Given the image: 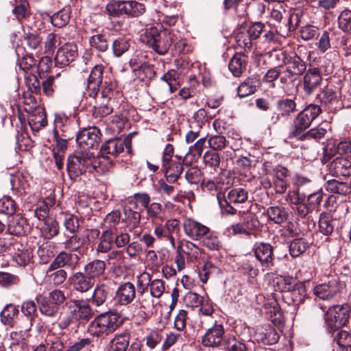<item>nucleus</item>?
Wrapping results in <instances>:
<instances>
[{
	"mask_svg": "<svg viewBox=\"0 0 351 351\" xmlns=\"http://www.w3.org/2000/svg\"><path fill=\"white\" fill-rule=\"evenodd\" d=\"M174 30L152 26L141 35V40L160 55L165 54L176 38Z\"/></svg>",
	"mask_w": 351,
	"mask_h": 351,
	"instance_id": "nucleus-1",
	"label": "nucleus"
},
{
	"mask_svg": "<svg viewBox=\"0 0 351 351\" xmlns=\"http://www.w3.org/2000/svg\"><path fill=\"white\" fill-rule=\"evenodd\" d=\"M88 132L86 129L81 131L76 137L77 149L73 156L67 161V170L70 175L79 176L85 173L88 169Z\"/></svg>",
	"mask_w": 351,
	"mask_h": 351,
	"instance_id": "nucleus-2",
	"label": "nucleus"
},
{
	"mask_svg": "<svg viewBox=\"0 0 351 351\" xmlns=\"http://www.w3.org/2000/svg\"><path fill=\"white\" fill-rule=\"evenodd\" d=\"M321 112L322 109L318 105L310 104L306 106L293 120L289 130L288 138L295 139L298 138L311 126Z\"/></svg>",
	"mask_w": 351,
	"mask_h": 351,
	"instance_id": "nucleus-3",
	"label": "nucleus"
},
{
	"mask_svg": "<svg viewBox=\"0 0 351 351\" xmlns=\"http://www.w3.org/2000/svg\"><path fill=\"white\" fill-rule=\"evenodd\" d=\"M123 322L121 315L117 311H110L101 313L89 325V334L98 337L104 333H111L120 327Z\"/></svg>",
	"mask_w": 351,
	"mask_h": 351,
	"instance_id": "nucleus-4",
	"label": "nucleus"
},
{
	"mask_svg": "<svg viewBox=\"0 0 351 351\" xmlns=\"http://www.w3.org/2000/svg\"><path fill=\"white\" fill-rule=\"evenodd\" d=\"M351 317L349 304L330 306L325 313V327L328 333L334 335L336 330L346 326Z\"/></svg>",
	"mask_w": 351,
	"mask_h": 351,
	"instance_id": "nucleus-5",
	"label": "nucleus"
},
{
	"mask_svg": "<svg viewBox=\"0 0 351 351\" xmlns=\"http://www.w3.org/2000/svg\"><path fill=\"white\" fill-rule=\"evenodd\" d=\"M106 12L110 16L119 17L126 15L128 17L136 18L143 15L145 11V5L135 0H119L110 2L106 5Z\"/></svg>",
	"mask_w": 351,
	"mask_h": 351,
	"instance_id": "nucleus-6",
	"label": "nucleus"
},
{
	"mask_svg": "<svg viewBox=\"0 0 351 351\" xmlns=\"http://www.w3.org/2000/svg\"><path fill=\"white\" fill-rule=\"evenodd\" d=\"M174 148L171 144L166 145L162 157V169L166 181L170 184L176 183L183 171V164L180 160H172Z\"/></svg>",
	"mask_w": 351,
	"mask_h": 351,
	"instance_id": "nucleus-7",
	"label": "nucleus"
},
{
	"mask_svg": "<svg viewBox=\"0 0 351 351\" xmlns=\"http://www.w3.org/2000/svg\"><path fill=\"white\" fill-rule=\"evenodd\" d=\"M248 199V192L243 188H233L228 191L226 197L222 193H218L217 200L221 212L223 214L234 215L237 209L231 204H239L245 203Z\"/></svg>",
	"mask_w": 351,
	"mask_h": 351,
	"instance_id": "nucleus-8",
	"label": "nucleus"
},
{
	"mask_svg": "<svg viewBox=\"0 0 351 351\" xmlns=\"http://www.w3.org/2000/svg\"><path fill=\"white\" fill-rule=\"evenodd\" d=\"M282 62L286 66L285 71L289 77L303 75L306 71V63L297 53L281 52Z\"/></svg>",
	"mask_w": 351,
	"mask_h": 351,
	"instance_id": "nucleus-9",
	"label": "nucleus"
},
{
	"mask_svg": "<svg viewBox=\"0 0 351 351\" xmlns=\"http://www.w3.org/2000/svg\"><path fill=\"white\" fill-rule=\"evenodd\" d=\"M253 252L257 261L263 267L269 270L274 266V247L269 243H256L253 247Z\"/></svg>",
	"mask_w": 351,
	"mask_h": 351,
	"instance_id": "nucleus-10",
	"label": "nucleus"
},
{
	"mask_svg": "<svg viewBox=\"0 0 351 351\" xmlns=\"http://www.w3.org/2000/svg\"><path fill=\"white\" fill-rule=\"evenodd\" d=\"M125 147L127 149L128 153L131 152L132 146L130 139L126 138L124 141L121 138L110 139L102 145L99 154H101L103 157L105 154H109L115 157L122 153Z\"/></svg>",
	"mask_w": 351,
	"mask_h": 351,
	"instance_id": "nucleus-11",
	"label": "nucleus"
},
{
	"mask_svg": "<svg viewBox=\"0 0 351 351\" xmlns=\"http://www.w3.org/2000/svg\"><path fill=\"white\" fill-rule=\"evenodd\" d=\"M224 328L222 324L215 323L211 328L207 329L202 338V344L205 347L216 348L223 342Z\"/></svg>",
	"mask_w": 351,
	"mask_h": 351,
	"instance_id": "nucleus-12",
	"label": "nucleus"
},
{
	"mask_svg": "<svg viewBox=\"0 0 351 351\" xmlns=\"http://www.w3.org/2000/svg\"><path fill=\"white\" fill-rule=\"evenodd\" d=\"M182 227L184 234L193 241H200L210 229L191 218L185 219L183 221Z\"/></svg>",
	"mask_w": 351,
	"mask_h": 351,
	"instance_id": "nucleus-13",
	"label": "nucleus"
},
{
	"mask_svg": "<svg viewBox=\"0 0 351 351\" xmlns=\"http://www.w3.org/2000/svg\"><path fill=\"white\" fill-rule=\"evenodd\" d=\"M77 56V48L75 45L66 43L60 47L55 57V64L56 66L64 67L68 66L70 62L74 61Z\"/></svg>",
	"mask_w": 351,
	"mask_h": 351,
	"instance_id": "nucleus-14",
	"label": "nucleus"
},
{
	"mask_svg": "<svg viewBox=\"0 0 351 351\" xmlns=\"http://www.w3.org/2000/svg\"><path fill=\"white\" fill-rule=\"evenodd\" d=\"M328 171L335 177L351 176V162L346 157L337 156L328 165Z\"/></svg>",
	"mask_w": 351,
	"mask_h": 351,
	"instance_id": "nucleus-15",
	"label": "nucleus"
},
{
	"mask_svg": "<svg viewBox=\"0 0 351 351\" xmlns=\"http://www.w3.org/2000/svg\"><path fill=\"white\" fill-rule=\"evenodd\" d=\"M322 77L317 68H309L303 77V89L306 94H312L322 84Z\"/></svg>",
	"mask_w": 351,
	"mask_h": 351,
	"instance_id": "nucleus-16",
	"label": "nucleus"
},
{
	"mask_svg": "<svg viewBox=\"0 0 351 351\" xmlns=\"http://www.w3.org/2000/svg\"><path fill=\"white\" fill-rule=\"evenodd\" d=\"M339 291L338 282L330 280L328 283L317 285L313 289L314 295L319 299L329 300L333 298Z\"/></svg>",
	"mask_w": 351,
	"mask_h": 351,
	"instance_id": "nucleus-17",
	"label": "nucleus"
},
{
	"mask_svg": "<svg viewBox=\"0 0 351 351\" xmlns=\"http://www.w3.org/2000/svg\"><path fill=\"white\" fill-rule=\"evenodd\" d=\"M136 293L134 285L127 282L119 286L116 292V298L119 304L127 305L134 300Z\"/></svg>",
	"mask_w": 351,
	"mask_h": 351,
	"instance_id": "nucleus-18",
	"label": "nucleus"
},
{
	"mask_svg": "<svg viewBox=\"0 0 351 351\" xmlns=\"http://www.w3.org/2000/svg\"><path fill=\"white\" fill-rule=\"evenodd\" d=\"M287 297L293 302V305L298 306L308 300L305 282H296L294 287L287 292Z\"/></svg>",
	"mask_w": 351,
	"mask_h": 351,
	"instance_id": "nucleus-19",
	"label": "nucleus"
},
{
	"mask_svg": "<svg viewBox=\"0 0 351 351\" xmlns=\"http://www.w3.org/2000/svg\"><path fill=\"white\" fill-rule=\"evenodd\" d=\"M103 71L104 68L101 65H95L89 73V90H91L89 97L95 98L97 96L102 82Z\"/></svg>",
	"mask_w": 351,
	"mask_h": 351,
	"instance_id": "nucleus-20",
	"label": "nucleus"
},
{
	"mask_svg": "<svg viewBox=\"0 0 351 351\" xmlns=\"http://www.w3.org/2000/svg\"><path fill=\"white\" fill-rule=\"evenodd\" d=\"M27 226L26 219L17 215L8 220V231L11 235L21 236L25 234Z\"/></svg>",
	"mask_w": 351,
	"mask_h": 351,
	"instance_id": "nucleus-21",
	"label": "nucleus"
},
{
	"mask_svg": "<svg viewBox=\"0 0 351 351\" xmlns=\"http://www.w3.org/2000/svg\"><path fill=\"white\" fill-rule=\"evenodd\" d=\"M248 58L244 53H237L229 62V70L235 77H239L245 71Z\"/></svg>",
	"mask_w": 351,
	"mask_h": 351,
	"instance_id": "nucleus-22",
	"label": "nucleus"
},
{
	"mask_svg": "<svg viewBox=\"0 0 351 351\" xmlns=\"http://www.w3.org/2000/svg\"><path fill=\"white\" fill-rule=\"evenodd\" d=\"M28 123L34 131H39L47 125V118L44 109L36 108L28 116Z\"/></svg>",
	"mask_w": 351,
	"mask_h": 351,
	"instance_id": "nucleus-23",
	"label": "nucleus"
},
{
	"mask_svg": "<svg viewBox=\"0 0 351 351\" xmlns=\"http://www.w3.org/2000/svg\"><path fill=\"white\" fill-rule=\"evenodd\" d=\"M325 189L330 193L346 195L351 192V182H341L335 179L330 180L326 182Z\"/></svg>",
	"mask_w": 351,
	"mask_h": 351,
	"instance_id": "nucleus-24",
	"label": "nucleus"
},
{
	"mask_svg": "<svg viewBox=\"0 0 351 351\" xmlns=\"http://www.w3.org/2000/svg\"><path fill=\"white\" fill-rule=\"evenodd\" d=\"M276 109L278 114L276 117V121H278L280 117H287L295 112L296 104L291 99H280L276 102Z\"/></svg>",
	"mask_w": 351,
	"mask_h": 351,
	"instance_id": "nucleus-25",
	"label": "nucleus"
},
{
	"mask_svg": "<svg viewBox=\"0 0 351 351\" xmlns=\"http://www.w3.org/2000/svg\"><path fill=\"white\" fill-rule=\"evenodd\" d=\"M203 160L205 168L210 170V173L218 172L220 169L221 158L219 154L213 151H207L204 153Z\"/></svg>",
	"mask_w": 351,
	"mask_h": 351,
	"instance_id": "nucleus-26",
	"label": "nucleus"
},
{
	"mask_svg": "<svg viewBox=\"0 0 351 351\" xmlns=\"http://www.w3.org/2000/svg\"><path fill=\"white\" fill-rule=\"evenodd\" d=\"M267 214L269 220L278 224L285 222L289 217V213L285 208L277 206L269 207Z\"/></svg>",
	"mask_w": 351,
	"mask_h": 351,
	"instance_id": "nucleus-27",
	"label": "nucleus"
},
{
	"mask_svg": "<svg viewBox=\"0 0 351 351\" xmlns=\"http://www.w3.org/2000/svg\"><path fill=\"white\" fill-rule=\"evenodd\" d=\"M258 81L255 77H247L237 88L238 95L245 97L253 94L256 90Z\"/></svg>",
	"mask_w": 351,
	"mask_h": 351,
	"instance_id": "nucleus-28",
	"label": "nucleus"
},
{
	"mask_svg": "<svg viewBox=\"0 0 351 351\" xmlns=\"http://www.w3.org/2000/svg\"><path fill=\"white\" fill-rule=\"evenodd\" d=\"M13 260L16 264L21 267H25L29 264L31 260V255L29 252L21 243V247L15 248L12 253Z\"/></svg>",
	"mask_w": 351,
	"mask_h": 351,
	"instance_id": "nucleus-29",
	"label": "nucleus"
},
{
	"mask_svg": "<svg viewBox=\"0 0 351 351\" xmlns=\"http://www.w3.org/2000/svg\"><path fill=\"white\" fill-rule=\"evenodd\" d=\"M19 247H21V243L9 233L0 237V253L9 252L12 254L14 250Z\"/></svg>",
	"mask_w": 351,
	"mask_h": 351,
	"instance_id": "nucleus-30",
	"label": "nucleus"
},
{
	"mask_svg": "<svg viewBox=\"0 0 351 351\" xmlns=\"http://www.w3.org/2000/svg\"><path fill=\"white\" fill-rule=\"evenodd\" d=\"M70 8H64L59 12L53 14L51 17V22L52 25L59 28L65 26L70 20Z\"/></svg>",
	"mask_w": 351,
	"mask_h": 351,
	"instance_id": "nucleus-31",
	"label": "nucleus"
},
{
	"mask_svg": "<svg viewBox=\"0 0 351 351\" xmlns=\"http://www.w3.org/2000/svg\"><path fill=\"white\" fill-rule=\"evenodd\" d=\"M130 341V335L128 332H123L117 335L111 340V351H125L128 347Z\"/></svg>",
	"mask_w": 351,
	"mask_h": 351,
	"instance_id": "nucleus-32",
	"label": "nucleus"
},
{
	"mask_svg": "<svg viewBox=\"0 0 351 351\" xmlns=\"http://www.w3.org/2000/svg\"><path fill=\"white\" fill-rule=\"evenodd\" d=\"M239 269L241 273L252 278L256 277L259 273L256 261L253 258L243 259Z\"/></svg>",
	"mask_w": 351,
	"mask_h": 351,
	"instance_id": "nucleus-33",
	"label": "nucleus"
},
{
	"mask_svg": "<svg viewBox=\"0 0 351 351\" xmlns=\"http://www.w3.org/2000/svg\"><path fill=\"white\" fill-rule=\"evenodd\" d=\"M12 13L20 23L22 20L28 18L30 16V11L27 1L18 0V3L14 5L12 10Z\"/></svg>",
	"mask_w": 351,
	"mask_h": 351,
	"instance_id": "nucleus-34",
	"label": "nucleus"
},
{
	"mask_svg": "<svg viewBox=\"0 0 351 351\" xmlns=\"http://www.w3.org/2000/svg\"><path fill=\"white\" fill-rule=\"evenodd\" d=\"M19 312L18 307L15 305L12 304H7L1 312V322L5 325L11 326Z\"/></svg>",
	"mask_w": 351,
	"mask_h": 351,
	"instance_id": "nucleus-35",
	"label": "nucleus"
},
{
	"mask_svg": "<svg viewBox=\"0 0 351 351\" xmlns=\"http://www.w3.org/2000/svg\"><path fill=\"white\" fill-rule=\"evenodd\" d=\"M326 133V130L322 127L313 128L308 131H305L298 138L297 141H304L311 139L319 140L322 138Z\"/></svg>",
	"mask_w": 351,
	"mask_h": 351,
	"instance_id": "nucleus-36",
	"label": "nucleus"
},
{
	"mask_svg": "<svg viewBox=\"0 0 351 351\" xmlns=\"http://www.w3.org/2000/svg\"><path fill=\"white\" fill-rule=\"evenodd\" d=\"M134 207L131 208L130 206H125L124 208V213L125 217V220L127 222L130 223L133 228H136L138 226L141 221V213L137 210H134L133 209H136L138 205L136 203H133Z\"/></svg>",
	"mask_w": 351,
	"mask_h": 351,
	"instance_id": "nucleus-37",
	"label": "nucleus"
},
{
	"mask_svg": "<svg viewBox=\"0 0 351 351\" xmlns=\"http://www.w3.org/2000/svg\"><path fill=\"white\" fill-rule=\"evenodd\" d=\"M145 209L148 218L151 219L152 221L156 219L161 221H164L165 218L163 213L165 210L163 209L161 204L158 202H153Z\"/></svg>",
	"mask_w": 351,
	"mask_h": 351,
	"instance_id": "nucleus-38",
	"label": "nucleus"
},
{
	"mask_svg": "<svg viewBox=\"0 0 351 351\" xmlns=\"http://www.w3.org/2000/svg\"><path fill=\"white\" fill-rule=\"evenodd\" d=\"M203 245L210 250H218L221 247L220 241L214 232L209 229L208 232L201 239Z\"/></svg>",
	"mask_w": 351,
	"mask_h": 351,
	"instance_id": "nucleus-39",
	"label": "nucleus"
},
{
	"mask_svg": "<svg viewBox=\"0 0 351 351\" xmlns=\"http://www.w3.org/2000/svg\"><path fill=\"white\" fill-rule=\"evenodd\" d=\"M308 243L304 239H297L291 242L289 245L290 254L293 257H298L305 252Z\"/></svg>",
	"mask_w": 351,
	"mask_h": 351,
	"instance_id": "nucleus-40",
	"label": "nucleus"
},
{
	"mask_svg": "<svg viewBox=\"0 0 351 351\" xmlns=\"http://www.w3.org/2000/svg\"><path fill=\"white\" fill-rule=\"evenodd\" d=\"M223 346L226 351H247L245 344L234 337L225 339Z\"/></svg>",
	"mask_w": 351,
	"mask_h": 351,
	"instance_id": "nucleus-41",
	"label": "nucleus"
},
{
	"mask_svg": "<svg viewBox=\"0 0 351 351\" xmlns=\"http://www.w3.org/2000/svg\"><path fill=\"white\" fill-rule=\"evenodd\" d=\"M334 220L326 215H321L319 221V230L326 236L330 235L334 230Z\"/></svg>",
	"mask_w": 351,
	"mask_h": 351,
	"instance_id": "nucleus-42",
	"label": "nucleus"
},
{
	"mask_svg": "<svg viewBox=\"0 0 351 351\" xmlns=\"http://www.w3.org/2000/svg\"><path fill=\"white\" fill-rule=\"evenodd\" d=\"M209 147L214 151H220L224 149L228 144V141L222 135L216 134L210 136L208 139Z\"/></svg>",
	"mask_w": 351,
	"mask_h": 351,
	"instance_id": "nucleus-43",
	"label": "nucleus"
},
{
	"mask_svg": "<svg viewBox=\"0 0 351 351\" xmlns=\"http://www.w3.org/2000/svg\"><path fill=\"white\" fill-rule=\"evenodd\" d=\"M113 243L117 247H125L130 241V236L128 233L123 231H119L117 228H112Z\"/></svg>",
	"mask_w": 351,
	"mask_h": 351,
	"instance_id": "nucleus-44",
	"label": "nucleus"
},
{
	"mask_svg": "<svg viewBox=\"0 0 351 351\" xmlns=\"http://www.w3.org/2000/svg\"><path fill=\"white\" fill-rule=\"evenodd\" d=\"M71 259V255L65 252H62L56 256L53 261L51 263L47 274L58 268L65 266Z\"/></svg>",
	"mask_w": 351,
	"mask_h": 351,
	"instance_id": "nucleus-45",
	"label": "nucleus"
},
{
	"mask_svg": "<svg viewBox=\"0 0 351 351\" xmlns=\"http://www.w3.org/2000/svg\"><path fill=\"white\" fill-rule=\"evenodd\" d=\"M338 26L344 32L351 33V10H343L338 17Z\"/></svg>",
	"mask_w": 351,
	"mask_h": 351,
	"instance_id": "nucleus-46",
	"label": "nucleus"
},
{
	"mask_svg": "<svg viewBox=\"0 0 351 351\" xmlns=\"http://www.w3.org/2000/svg\"><path fill=\"white\" fill-rule=\"evenodd\" d=\"M73 316L77 319L88 321V304L84 300L75 302V307L73 311Z\"/></svg>",
	"mask_w": 351,
	"mask_h": 351,
	"instance_id": "nucleus-47",
	"label": "nucleus"
},
{
	"mask_svg": "<svg viewBox=\"0 0 351 351\" xmlns=\"http://www.w3.org/2000/svg\"><path fill=\"white\" fill-rule=\"evenodd\" d=\"M156 72L154 66L145 63L141 69L137 71L136 75L143 82H150L156 76Z\"/></svg>",
	"mask_w": 351,
	"mask_h": 351,
	"instance_id": "nucleus-48",
	"label": "nucleus"
},
{
	"mask_svg": "<svg viewBox=\"0 0 351 351\" xmlns=\"http://www.w3.org/2000/svg\"><path fill=\"white\" fill-rule=\"evenodd\" d=\"M75 289L82 293L88 291V277L82 272L75 274L71 278Z\"/></svg>",
	"mask_w": 351,
	"mask_h": 351,
	"instance_id": "nucleus-49",
	"label": "nucleus"
},
{
	"mask_svg": "<svg viewBox=\"0 0 351 351\" xmlns=\"http://www.w3.org/2000/svg\"><path fill=\"white\" fill-rule=\"evenodd\" d=\"M334 335V341L340 347H348L351 348V333L346 330L338 329Z\"/></svg>",
	"mask_w": 351,
	"mask_h": 351,
	"instance_id": "nucleus-50",
	"label": "nucleus"
},
{
	"mask_svg": "<svg viewBox=\"0 0 351 351\" xmlns=\"http://www.w3.org/2000/svg\"><path fill=\"white\" fill-rule=\"evenodd\" d=\"M39 309L42 314L46 316L53 317L58 313L59 307L52 303L49 299L43 298L40 302Z\"/></svg>",
	"mask_w": 351,
	"mask_h": 351,
	"instance_id": "nucleus-51",
	"label": "nucleus"
},
{
	"mask_svg": "<svg viewBox=\"0 0 351 351\" xmlns=\"http://www.w3.org/2000/svg\"><path fill=\"white\" fill-rule=\"evenodd\" d=\"M113 243V236L112 230L105 231L101 238V241L98 244L97 251L101 252H106L109 251Z\"/></svg>",
	"mask_w": 351,
	"mask_h": 351,
	"instance_id": "nucleus-52",
	"label": "nucleus"
},
{
	"mask_svg": "<svg viewBox=\"0 0 351 351\" xmlns=\"http://www.w3.org/2000/svg\"><path fill=\"white\" fill-rule=\"evenodd\" d=\"M185 178L192 184H197L202 180V173L197 166L191 167L185 173Z\"/></svg>",
	"mask_w": 351,
	"mask_h": 351,
	"instance_id": "nucleus-53",
	"label": "nucleus"
},
{
	"mask_svg": "<svg viewBox=\"0 0 351 351\" xmlns=\"http://www.w3.org/2000/svg\"><path fill=\"white\" fill-rule=\"evenodd\" d=\"M16 211V203L10 197L4 196L0 199V212L8 215H13Z\"/></svg>",
	"mask_w": 351,
	"mask_h": 351,
	"instance_id": "nucleus-54",
	"label": "nucleus"
},
{
	"mask_svg": "<svg viewBox=\"0 0 351 351\" xmlns=\"http://www.w3.org/2000/svg\"><path fill=\"white\" fill-rule=\"evenodd\" d=\"M333 152L335 154L341 155V156L345 155L348 158H351V141L344 140L335 143L333 146Z\"/></svg>",
	"mask_w": 351,
	"mask_h": 351,
	"instance_id": "nucleus-55",
	"label": "nucleus"
},
{
	"mask_svg": "<svg viewBox=\"0 0 351 351\" xmlns=\"http://www.w3.org/2000/svg\"><path fill=\"white\" fill-rule=\"evenodd\" d=\"M130 47L129 41L125 38H119L116 39L112 44V50L114 54L117 57H120L125 51L128 50Z\"/></svg>",
	"mask_w": 351,
	"mask_h": 351,
	"instance_id": "nucleus-56",
	"label": "nucleus"
},
{
	"mask_svg": "<svg viewBox=\"0 0 351 351\" xmlns=\"http://www.w3.org/2000/svg\"><path fill=\"white\" fill-rule=\"evenodd\" d=\"M317 97L321 103L328 104L337 99V94L332 87L327 86L321 91Z\"/></svg>",
	"mask_w": 351,
	"mask_h": 351,
	"instance_id": "nucleus-57",
	"label": "nucleus"
},
{
	"mask_svg": "<svg viewBox=\"0 0 351 351\" xmlns=\"http://www.w3.org/2000/svg\"><path fill=\"white\" fill-rule=\"evenodd\" d=\"M154 296L149 293L137 295V302L140 307L145 311L151 310L154 306Z\"/></svg>",
	"mask_w": 351,
	"mask_h": 351,
	"instance_id": "nucleus-58",
	"label": "nucleus"
},
{
	"mask_svg": "<svg viewBox=\"0 0 351 351\" xmlns=\"http://www.w3.org/2000/svg\"><path fill=\"white\" fill-rule=\"evenodd\" d=\"M243 224L248 235L252 231L260 227V222L253 213H250L244 217Z\"/></svg>",
	"mask_w": 351,
	"mask_h": 351,
	"instance_id": "nucleus-59",
	"label": "nucleus"
},
{
	"mask_svg": "<svg viewBox=\"0 0 351 351\" xmlns=\"http://www.w3.org/2000/svg\"><path fill=\"white\" fill-rule=\"evenodd\" d=\"M236 41L239 46L243 48L250 49L252 47V40L249 32L245 28L241 29L236 35Z\"/></svg>",
	"mask_w": 351,
	"mask_h": 351,
	"instance_id": "nucleus-60",
	"label": "nucleus"
},
{
	"mask_svg": "<svg viewBox=\"0 0 351 351\" xmlns=\"http://www.w3.org/2000/svg\"><path fill=\"white\" fill-rule=\"evenodd\" d=\"M107 297V291L104 287V286H99L97 287L92 296V304L93 305H95L96 306H102Z\"/></svg>",
	"mask_w": 351,
	"mask_h": 351,
	"instance_id": "nucleus-61",
	"label": "nucleus"
},
{
	"mask_svg": "<svg viewBox=\"0 0 351 351\" xmlns=\"http://www.w3.org/2000/svg\"><path fill=\"white\" fill-rule=\"evenodd\" d=\"M48 280L54 285H59L63 283L67 276L66 272L64 269H56L53 271L47 273Z\"/></svg>",
	"mask_w": 351,
	"mask_h": 351,
	"instance_id": "nucleus-62",
	"label": "nucleus"
},
{
	"mask_svg": "<svg viewBox=\"0 0 351 351\" xmlns=\"http://www.w3.org/2000/svg\"><path fill=\"white\" fill-rule=\"evenodd\" d=\"M149 283L150 293L156 298H160L165 290L164 281L160 279H151Z\"/></svg>",
	"mask_w": 351,
	"mask_h": 351,
	"instance_id": "nucleus-63",
	"label": "nucleus"
},
{
	"mask_svg": "<svg viewBox=\"0 0 351 351\" xmlns=\"http://www.w3.org/2000/svg\"><path fill=\"white\" fill-rule=\"evenodd\" d=\"M300 189L289 191L285 196V200L291 205L296 206L306 199V195L301 194L299 191Z\"/></svg>",
	"mask_w": 351,
	"mask_h": 351,
	"instance_id": "nucleus-64",
	"label": "nucleus"
}]
</instances>
